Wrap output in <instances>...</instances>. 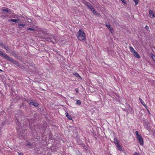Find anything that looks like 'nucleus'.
<instances>
[{
	"instance_id": "obj_1",
	"label": "nucleus",
	"mask_w": 155,
	"mask_h": 155,
	"mask_svg": "<svg viewBox=\"0 0 155 155\" xmlns=\"http://www.w3.org/2000/svg\"><path fill=\"white\" fill-rule=\"evenodd\" d=\"M77 34V38L80 41H84L85 40V34L83 31L79 30Z\"/></svg>"
},
{
	"instance_id": "obj_2",
	"label": "nucleus",
	"mask_w": 155,
	"mask_h": 155,
	"mask_svg": "<svg viewBox=\"0 0 155 155\" xmlns=\"http://www.w3.org/2000/svg\"><path fill=\"white\" fill-rule=\"evenodd\" d=\"M18 125L19 126V127L18 128L17 130V132L21 136H24V135H23V134H24V133H25V130H22V131H21V127H20V126H21V124L19 122H18Z\"/></svg>"
},
{
	"instance_id": "obj_3",
	"label": "nucleus",
	"mask_w": 155,
	"mask_h": 155,
	"mask_svg": "<svg viewBox=\"0 0 155 155\" xmlns=\"http://www.w3.org/2000/svg\"><path fill=\"white\" fill-rule=\"evenodd\" d=\"M7 60L11 62H12L13 63L15 64L17 66H19V63L17 61L13 60L12 58L9 57H7Z\"/></svg>"
},
{
	"instance_id": "obj_4",
	"label": "nucleus",
	"mask_w": 155,
	"mask_h": 155,
	"mask_svg": "<svg viewBox=\"0 0 155 155\" xmlns=\"http://www.w3.org/2000/svg\"><path fill=\"white\" fill-rule=\"evenodd\" d=\"M44 38L46 41L52 42L53 44H54L55 43V41H52V38L51 37L46 36L44 37Z\"/></svg>"
},
{
	"instance_id": "obj_5",
	"label": "nucleus",
	"mask_w": 155,
	"mask_h": 155,
	"mask_svg": "<svg viewBox=\"0 0 155 155\" xmlns=\"http://www.w3.org/2000/svg\"><path fill=\"white\" fill-rule=\"evenodd\" d=\"M137 139L139 141L141 145H142L143 143V139L141 136H139L137 137Z\"/></svg>"
},
{
	"instance_id": "obj_6",
	"label": "nucleus",
	"mask_w": 155,
	"mask_h": 155,
	"mask_svg": "<svg viewBox=\"0 0 155 155\" xmlns=\"http://www.w3.org/2000/svg\"><path fill=\"white\" fill-rule=\"evenodd\" d=\"M29 104L30 106H34L35 107H38V104L36 102L31 101Z\"/></svg>"
},
{
	"instance_id": "obj_7",
	"label": "nucleus",
	"mask_w": 155,
	"mask_h": 155,
	"mask_svg": "<svg viewBox=\"0 0 155 155\" xmlns=\"http://www.w3.org/2000/svg\"><path fill=\"white\" fill-rule=\"evenodd\" d=\"M0 55L7 59V57H9L6 54H4L0 51Z\"/></svg>"
},
{
	"instance_id": "obj_8",
	"label": "nucleus",
	"mask_w": 155,
	"mask_h": 155,
	"mask_svg": "<svg viewBox=\"0 0 155 155\" xmlns=\"http://www.w3.org/2000/svg\"><path fill=\"white\" fill-rule=\"evenodd\" d=\"M117 147V150H119L120 151H124V149L122 147H121L120 144L116 146Z\"/></svg>"
},
{
	"instance_id": "obj_9",
	"label": "nucleus",
	"mask_w": 155,
	"mask_h": 155,
	"mask_svg": "<svg viewBox=\"0 0 155 155\" xmlns=\"http://www.w3.org/2000/svg\"><path fill=\"white\" fill-rule=\"evenodd\" d=\"M149 14L150 15L152 18H154L155 17V16L154 15V14L153 13V11L151 10H150L149 11Z\"/></svg>"
},
{
	"instance_id": "obj_10",
	"label": "nucleus",
	"mask_w": 155,
	"mask_h": 155,
	"mask_svg": "<svg viewBox=\"0 0 155 155\" xmlns=\"http://www.w3.org/2000/svg\"><path fill=\"white\" fill-rule=\"evenodd\" d=\"M144 127L147 130L149 129L150 128L149 126V124L147 122H145V124L144 125Z\"/></svg>"
},
{
	"instance_id": "obj_11",
	"label": "nucleus",
	"mask_w": 155,
	"mask_h": 155,
	"mask_svg": "<svg viewBox=\"0 0 155 155\" xmlns=\"http://www.w3.org/2000/svg\"><path fill=\"white\" fill-rule=\"evenodd\" d=\"M87 5L91 11L94 9L91 5L89 2H87L86 4Z\"/></svg>"
},
{
	"instance_id": "obj_12",
	"label": "nucleus",
	"mask_w": 155,
	"mask_h": 155,
	"mask_svg": "<svg viewBox=\"0 0 155 155\" xmlns=\"http://www.w3.org/2000/svg\"><path fill=\"white\" fill-rule=\"evenodd\" d=\"M133 54H134V56L136 58H140V56L138 53L136 51L134 52Z\"/></svg>"
},
{
	"instance_id": "obj_13",
	"label": "nucleus",
	"mask_w": 155,
	"mask_h": 155,
	"mask_svg": "<svg viewBox=\"0 0 155 155\" xmlns=\"http://www.w3.org/2000/svg\"><path fill=\"white\" fill-rule=\"evenodd\" d=\"M10 21L15 22H18L20 21V19H11L10 20Z\"/></svg>"
},
{
	"instance_id": "obj_14",
	"label": "nucleus",
	"mask_w": 155,
	"mask_h": 155,
	"mask_svg": "<svg viewBox=\"0 0 155 155\" xmlns=\"http://www.w3.org/2000/svg\"><path fill=\"white\" fill-rule=\"evenodd\" d=\"M114 142L115 144V145L116 146H117L118 145H119V144L118 143V140H117V139L116 138H114Z\"/></svg>"
},
{
	"instance_id": "obj_15",
	"label": "nucleus",
	"mask_w": 155,
	"mask_h": 155,
	"mask_svg": "<svg viewBox=\"0 0 155 155\" xmlns=\"http://www.w3.org/2000/svg\"><path fill=\"white\" fill-rule=\"evenodd\" d=\"M66 116L69 119L72 120V118L70 115H69L67 112L66 113Z\"/></svg>"
},
{
	"instance_id": "obj_16",
	"label": "nucleus",
	"mask_w": 155,
	"mask_h": 155,
	"mask_svg": "<svg viewBox=\"0 0 155 155\" xmlns=\"http://www.w3.org/2000/svg\"><path fill=\"white\" fill-rule=\"evenodd\" d=\"M92 11L94 14L97 15V16H99V14L94 9H93Z\"/></svg>"
},
{
	"instance_id": "obj_17",
	"label": "nucleus",
	"mask_w": 155,
	"mask_h": 155,
	"mask_svg": "<svg viewBox=\"0 0 155 155\" xmlns=\"http://www.w3.org/2000/svg\"><path fill=\"white\" fill-rule=\"evenodd\" d=\"M2 11H5L7 13H9L10 12V10L8 8H6V9H3Z\"/></svg>"
},
{
	"instance_id": "obj_18",
	"label": "nucleus",
	"mask_w": 155,
	"mask_h": 155,
	"mask_svg": "<svg viewBox=\"0 0 155 155\" xmlns=\"http://www.w3.org/2000/svg\"><path fill=\"white\" fill-rule=\"evenodd\" d=\"M139 100L141 104L144 106H146V105L144 102L143 101V100L140 97L139 98Z\"/></svg>"
},
{
	"instance_id": "obj_19",
	"label": "nucleus",
	"mask_w": 155,
	"mask_h": 155,
	"mask_svg": "<svg viewBox=\"0 0 155 155\" xmlns=\"http://www.w3.org/2000/svg\"><path fill=\"white\" fill-rule=\"evenodd\" d=\"M129 48L130 51L132 53H133L135 51L134 50V48L130 46Z\"/></svg>"
},
{
	"instance_id": "obj_20",
	"label": "nucleus",
	"mask_w": 155,
	"mask_h": 155,
	"mask_svg": "<svg viewBox=\"0 0 155 155\" xmlns=\"http://www.w3.org/2000/svg\"><path fill=\"white\" fill-rule=\"evenodd\" d=\"M73 75H74L76 77H79L81 79V78L80 76L78 73H76L75 74L73 73Z\"/></svg>"
},
{
	"instance_id": "obj_21",
	"label": "nucleus",
	"mask_w": 155,
	"mask_h": 155,
	"mask_svg": "<svg viewBox=\"0 0 155 155\" xmlns=\"http://www.w3.org/2000/svg\"><path fill=\"white\" fill-rule=\"evenodd\" d=\"M0 46L2 48H4L5 45L2 42H0Z\"/></svg>"
},
{
	"instance_id": "obj_22",
	"label": "nucleus",
	"mask_w": 155,
	"mask_h": 155,
	"mask_svg": "<svg viewBox=\"0 0 155 155\" xmlns=\"http://www.w3.org/2000/svg\"><path fill=\"white\" fill-rule=\"evenodd\" d=\"M135 3V5H137L138 4L139 0H133Z\"/></svg>"
},
{
	"instance_id": "obj_23",
	"label": "nucleus",
	"mask_w": 155,
	"mask_h": 155,
	"mask_svg": "<svg viewBox=\"0 0 155 155\" xmlns=\"http://www.w3.org/2000/svg\"><path fill=\"white\" fill-rule=\"evenodd\" d=\"M4 48L7 51H9V47L6 46H5V47Z\"/></svg>"
},
{
	"instance_id": "obj_24",
	"label": "nucleus",
	"mask_w": 155,
	"mask_h": 155,
	"mask_svg": "<svg viewBox=\"0 0 155 155\" xmlns=\"http://www.w3.org/2000/svg\"><path fill=\"white\" fill-rule=\"evenodd\" d=\"M77 104L78 105H80L81 104V101L79 100H78L77 101Z\"/></svg>"
},
{
	"instance_id": "obj_25",
	"label": "nucleus",
	"mask_w": 155,
	"mask_h": 155,
	"mask_svg": "<svg viewBox=\"0 0 155 155\" xmlns=\"http://www.w3.org/2000/svg\"><path fill=\"white\" fill-rule=\"evenodd\" d=\"M25 25V24H18L19 26H21L22 27H23Z\"/></svg>"
},
{
	"instance_id": "obj_26",
	"label": "nucleus",
	"mask_w": 155,
	"mask_h": 155,
	"mask_svg": "<svg viewBox=\"0 0 155 155\" xmlns=\"http://www.w3.org/2000/svg\"><path fill=\"white\" fill-rule=\"evenodd\" d=\"M27 31H29V30H30V31H35V29L34 28H28L27 29Z\"/></svg>"
},
{
	"instance_id": "obj_27",
	"label": "nucleus",
	"mask_w": 155,
	"mask_h": 155,
	"mask_svg": "<svg viewBox=\"0 0 155 155\" xmlns=\"http://www.w3.org/2000/svg\"><path fill=\"white\" fill-rule=\"evenodd\" d=\"M106 24H105V25L106 26L107 28H108L109 27H110V24H107V22L106 21Z\"/></svg>"
},
{
	"instance_id": "obj_28",
	"label": "nucleus",
	"mask_w": 155,
	"mask_h": 155,
	"mask_svg": "<svg viewBox=\"0 0 155 155\" xmlns=\"http://www.w3.org/2000/svg\"><path fill=\"white\" fill-rule=\"evenodd\" d=\"M135 134L137 136V137H138L139 136H140V135L139 134L138 132L137 131H136L135 132Z\"/></svg>"
},
{
	"instance_id": "obj_29",
	"label": "nucleus",
	"mask_w": 155,
	"mask_h": 155,
	"mask_svg": "<svg viewBox=\"0 0 155 155\" xmlns=\"http://www.w3.org/2000/svg\"><path fill=\"white\" fill-rule=\"evenodd\" d=\"M152 58L154 61H155V55H153L152 56Z\"/></svg>"
},
{
	"instance_id": "obj_30",
	"label": "nucleus",
	"mask_w": 155,
	"mask_h": 155,
	"mask_svg": "<svg viewBox=\"0 0 155 155\" xmlns=\"http://www.w3.org/2000/svg\"><path fill=\"white\" fill-rule=\"evenodd\" d=\"M31 145H32V144L31 143H28L26 145V146H28V145L31 146Z\"/></svg>"
},
{
	"instance_id": "obj_31",
	"label": "nucleus",
	"mask_w": 155,
	"mask_h": 155,
	"mask_svg": "<svg viewBox=\"0 0 155 155\" xmlns=\"http://www.w3.org/2000/svg\"><path fill=\"white\" fill-rule=\"evenodd\" d=\"M145 28L147 30H148L149 29V27L147 25L145 26Z\"/></svg>"
},
{
	"instance_id": "obj_32",
	"label": "nucleus",
	"mask_w": 155,
	"mask_h": 155,
	"mask_svg": "<svg viewBox=\"0 0 155 155\" xmlns=\"http://www.w3.org/2000/svg\"><path fill=\"white\" fill-rule=\"evenodd\" d=\"M134 155H140L137 152H135L134 153Z\"/></svg>"
},
{
	"instance_id": "obj_33",
	"label": "nucleus",
	"mask_w": 155,
	"mask_h": 155,
	"mask_svg": "<svg viewBox=\"0 0 155 155\" xmlns=\"http://www.w3.org/2000/svg\"><path fill=\"white\" fill-rule=\"evenodd\" d=\"M75 91H76V92H77L78 93V92L79 90H78V88H76V89H75Z\"/></svg>"
},
{
	"instance_id": "obj_34",
	"label": "nucleus",
	"mask_w": 155,
	"mask_h": 155,
	"mask_svg": "<svg viewBox=\"0 0 155 155\" xmlns=\"http://www.w3.org/2000/svg\"><path fill=\"white\" fill-rule=\"evenodd\" d=\"M19 155H23V154L22 153H18Z\"/></svg>"
},
{
	"instance_id": "obj_35",
	"label": "nucleus",
	"mask_w": 155,
	"mask_h": 155,
	"mask_svg": "<svg viewBox=\"0 0 155 155\" xmlns=\"http://www.w3.org/2000/svg\"><path fill=\"white\" fill-rule=\"evenodd\" d=\"M109 30L111 32L112 29L111 28L109 29Z\"/></svg>"
},
{
	"instance_id": "obj_36",
	"label": "nucleus",
	"mask_w": 155,
	"mask_h": 155,
	"mask_svg": "<svg viewBox=\"0 0 155 155\" xmlns=\"http://www.w3.org/2000/svg\"><path fill=\"white\" fill-rule=\"evenodd\" d=\"M52 38H53L54 40H55V37L54 36H52Z\"/></svg>"
},
{
	"instance_id": "obj_37",
	"label": "nucleus",
	"mask_w": 155,
	"mask_h": 155,
	"mask_svg": "<svg viewBox=\"0 0 155 155\" xmlns=\"http://www.w3.org/2000/svg\"><path fill=\"white\" fill-rule=\"evenodd\" d=\"M111 28L110 27V26L108 28L109 29L110 28Z\"/></svg>"
},
{
	"instance_id": "obj_38",
	"label": "nucleus",
	"mask_w": 155,
	"mask_h": 155,
	"mask_svg": "<svg viewBox=\"0 0 155 155\" xmlns=\"http://www.w3.org/2000/svg\"><path fill=\"white\" fill-rule=\"evenodd\" d=\"M2 71V70L0 69V71Z\"/></svg>"
}]
</instances>
